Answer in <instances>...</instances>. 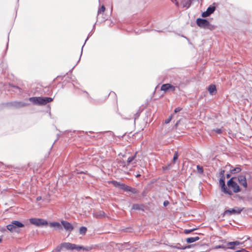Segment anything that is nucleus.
I'll use <instances>...</instances> for the list:
<instances>
[{"mask_svg":"<svg viewBox=\"0 0 252 252\" xmlns=\"http://www.w3.org/2000/svg\"><path fill=\"white\" fill-rule=\"evenodd\" d=\"M29 100L34 104L42 105L51 102L53 98L49 97H32L29 98Z\"/></svg>","mask_w":252,"mask_h":252,"instance_id":"f257e3e1","label":"nucleus"},{"mask_svg":"<svg viewBox=\"0 0 252 252\" xmlns=\"http://www.w3.org/2000/svg\"><path fill=\"white\" fill-rule=\"evenodd\" d=\"M62 246L63 247V249H65L66 250H84L88 251L90 250L88 248H84L82 246H79L77 245L72 244L68 242H64L62 243Z\"/></svg>","mask_w":252,"mask_h":252,"instance_id":"f03ea898","label":"nucleus"},{"mask_svg":"<svg viewBox=\"0 0 252 252\" xmlns=\"http://www.w3.org/2000/svg\"><path fill=\"white\" fill-rule=\"evenodd\" d=\"M236 179V177H232L227 182V183L228 187L231 188L234 193H237L241 191L240 187L236 182L234 181V180H237Z\"/></svg>","mask_w":252,"mask_h":252,"instance_id":"7ed1b4c3","label":"nucleus"},{"mask_svg":"<svg viewBox=\"0 0 252 252\" xmlns=\"http://www.w3.org/2000/svg\"><path fill=\"white\" fill-rule=\"evenodd\" d=\"M176 88H179V84L178 83L164 84L161 85V91L166 92L167 91L174 92Z\"/></svg>","mask_w":252,"mask_h":252,"instance_id":"20e7f679","label":"nucleus"},{"mask_svg":"<svg viewBox=\"0 0 252 252\" xmlns=\"http://www.w3.org/2000/svg\"><path fill=\"white\" fill-rule=\"evenodd\" d=\"M24 225L17 220H13L11 223L6 226L7 229L10 232H15L16 231V229L22 227Z\"/></svg>","mask_w":252,"mask_h":252,"instance_id":"39448f33","label":"nucleus"},{"mask_svg":"<svg viewBox=\"0 0 252 252\" xmlns=\"http://www.w3.org/2000/svg\"><path fill=\"white\" fill-rule=\"evenodd\" d=\"M29 220L31 223L37 226L47 225L48 224V222L46 220L42 219L31 218Z\"/></svg>","mask_w":252,"mask_h":252,"instance_id":"423d86ee","label":"nucleus"},{"mask_svg":"<svg viewBox=\"0 0 252 252\" xmlns=\"http://www.w3.org/2000/svg\"><path fill=\"white\" fill-rule=\"evenodd\" d=\"M196 24L198 27L203 29H209L210 24L208 20L202 18H198L196 20Z\"/></svg>","mask_w":252,"mask_h":252,"instance_id":"0eeeda50","label":"nucleus"},{"mask_svg":"<svg viewBox=\"0 0 252 252\" xmlns=\"http://www.w3.org/2000/svg\"><path fill=\"white\" fill-rule=\"evenodd\" d=\"M219 183L221 186L222 191L225 193L231 195L232 192L226 187L225 184V177L220 178L219 180Z\"/></svg>","mask_w":252,"mask_h":252,"instance_id":"6e6552de","label":"nucleus"},{"mask_svg":"<svg viewBox=\"0 0 252 252\" xmlns=\"http://www.w3.org/2000/svg\"><path fill=\"white\" fill-rule=\"evenodd\" d=\"M236 178V180L238 181L240 185L243 186L245 189H246L248 185L246 177L244 175H240Z\"/></svg>","mask_w":252,"mask_h":252,"instance_id":"1a4fd4ad","label":"nucleus"},{"mask_svg":"<svg viewBox=\"0 0 252 252\" xmlns=\"http://www.w3.org/2000/svg\"><path fill=\"white\" fill-rule=\"evenodd\" d=\"M242 209H239L238 208H233L232 209H228L225 210L223 213V215H230L232 214H240V213L242 212Z\"/></svg>","mask_w":252,"mask_h":252,"instance_id":"9d476101","label":"nucleus"},{"mask_svg":"<svg viewBox=\"0 0 252 252\" xmlns=\"http://www.w3.org/2000/svg\"><path fill=\"white\" fill-rule=\"evenodd\" d=\"M215 6H210L207 8L206 11H204L202 13V16L203 17H207L208 16H209L211 14H212L215 11Z\"/></svg>","mask_w":252,"mask_h":252,"instance_id":"9b49d317","label":"nucleus"},{"mask_svg":"<svg viewBox=\"0 0 252 252\" xmlns=\"http://www.w3.org/2000/svg\"><path fill=\"white\" fill-rule=\"evenodd\" d=\"M243 243L240 242L238 241H235L233 242H230L227 243V249L235 250V246H238L239 245L243 244Z\"/></svg>","mask_w":252,"mask_h":252,"instance_id":"f8f14e48","label":"nucleus"},{"mask_svg":"<svg viewBox=\"0 0 252 252\" xmlns=\"http://www.w3.org/2000/svg\"><path fill=\"white\" fill-rule=\"evenodd\" d=\"M61 223L66 231L71 232L73 229V226L70 223L64 220H62Z\"/></svg>","mask_w":252,"mask_h":252,"instance_id":"ddd939ff","label":"nucleus"},{"mask_svg":"<svg viewBox=\"0 0 252 252\" xmlns=\"http://www.w3.org/2000/svg\"><path fill=\"white\" fill-rule=\"evenodd\" d=\"M123 190L126 191H130L131 192L133 193H136V190L134 188H132L124 184L123 185H122V189Z\"/></svg>","mask_w":252,"mask_h":252,"instance_id":"4468645a","label":"nucleus"},{"mask_svg":"<svg viewBox=\"0 0 252 252\" xmlns=\"http://www.w3.org/2000/svg\"><path fill=\"white\" fill-rule=\"evenodd\" d=\"M136 154H137V153H135V154L133 156H132L128 158L127 161H126L127 165H129L130 164H133L136 163V161L135 160V158H136Z\"/></svg>","mask_w":252,"mask_h":252,"instance_id":"2eb2a0df","label":"nucleus"},{"mask_svg":"<svg viewBox=\"0 0 252 252\" xmlns=\"http://www.w3.org/2000/svg\"><path fill=\"white\" fill-rule=\"evenodd\" d=\"M49 226L51 227H57V228L61 229L62 228V225L58 222H52L49 223Z\"/></svg>","mask_w":252,"mask_h":252,"instance_id":"dca6fc26","label":"nucleus"},{"mask_svg":"<svg viewBox=\"0 0 252 252\" xmlns=\"http://www.w3.org/2000/svg\"><path fill=\"white\" fill-rule=\"evenodd\" d=\"M199 239L200 238L198 236L189 237L186 239V241L188 243H191L196 241H198V240H199Z\"/></svg>","mask_w":252,"mask_h":252,"instance_id":"f3484780","label":"nucleus"},{"mask_svg":"<svg viewBox=\"0 0 252 252\" xmlns=\"http://www.w3.org/2000/svg\"><path fill=\"white\" fill-rule=\"evenodd\" d=\"M208 91L211 94H213L216 92V86L214 85H211L208 87Z\"/></svg>","mask_w":252,"mask_h":252,"instance_id":"a211bd4d","label":"nucleus"},{"mask_svg":"<svg viewBox=\"0 0 252 252\" xmlns=\"http://www.w3.org/2000/svg\"><path fill=\"white\" fill-rule=\"evenodd\" d=\"M105 213L103 211H99L94 213V216L96 218H100L104 216Z\"/></svg>","mask_w":252,"mask_h":252,"instance_id":"6ab92c4d","label":"nucleus"},{"mask_svg":"<svg viewBox=\"0 0 252 252\" xmlns=\"http://www.w3.org/2000/svg\"><path fill=\"white\" fill-rule=\"evenodd\" d=\"M112 183L113 185H114V186H115V187L119 188L121 189H122V185H124L123 183H121L120 182L115 181H112Z\"/></svg>","mask_w":252,"mask_h":252,"instance_id":"aec40b11","label":"nucleus"},{"mask_svg":"<svg viewBox=\"0 0 252 252\" xmlns=\"http://www.w3.org/2000/svg\"><path fill=\"white\" fill-rule=\"evenodd\" d=\"M184 7L189 8L190 5V0H185L182 2Z\"/></svg>","mask_w":252,"mask_h":252,"instance_id":"412c9836","label":"nucleus"},{"mask_svg":"<svg viewBox=\"0 0 252 252\" xmlns=\"http://www.w3.org/2000/svg\"><path fill=\"white\" fill-rule=\"evenodd\" d=\"M241 171V168L239 167H236L230 170V173L231 174H235L239 173Z\"/></svg>","mask_w":252,"mask_h":252,"instance_id":"4be33fe9","label":"nucleus"},{"mask_svg":"<svg viewBox=\"0 0 252 252\" xmlns=\"http://www.w3.org/2000/svg\"><path fill=\"white\" fill-rule=\"evenodd\" d=\"M105 10V7L104 5H102L97 11V15L98 16L102 13L104 12Z\"/></svg>","mask_w":252,"mask_h":252,"instance_id":"5701e85b","label":"nucleus"},{"mask_svg":"<svg viewBox=\"0 0 252 252\" xmlns=\"http://www.w3.org/2000/svg\"><path fill=\"white\" fill-rule=\"evenodd\" d=\"M119 165L120 166H122L123 167L127 168L128 165H127V162L124 161V160H121L119 162Z\"/></svg>","mask_w":252,"mask_h":252,"instance_id":"b1692460","label":"nucleus"},{"mask_svg":"<svg viewBox=\"0 0 252 252\" xmlns=\"http://www.w3.org/2000/svg\"><path fill=\"white\" fill-rule=\"evenodd\" d=\"M87 231V228L82 226L79 229V233L80 234H85Z\"/></svg>","mask_w":252,"mask_h":252,"instance_id":"393cba45","label":"nucleus"},{"mask_svg":"<svg viewBox=\"0 0 252 252\" xmlns=\"http://www.w3.org/2000/svg\"><path fill=\"white\" fill-rule=\"evenodd\" d=\"M142 205L138 204H133L132 206V209L134 210H140L141 209Z\"/></svg>","mask_w":252,"mask_h":252,"instance_id":"a878e982","label":"nucleus"},{"mask_svg":"<svg viewBox=\"0 0 252 252\" xmlns=\"http://www.w3.org/2000/svg\"><path fill=\"white\" fill-rule=\"evenodd\" d=\"M63 250V247L62 246V243H61L60 245H59V246H58L56 249H55V251L57 252H60L62 250Z\"/></svg>","mask_w":252,"mask_h":252,"instance_id":"bb28decb","label":"nucleus"},{"mask_svg":"<svg viewBox=\"0 0 252 252\" xmlns=\"http://www.w3.org/2000/svg\"><path fill=\"white\" fill-rule=\"evenodd\" d=\"M197 170L198 173L201 174L203 172V168L200 165H197Z\"/></svg>","mask_w":252,"mask_h":252,"instance_id":"cd10ccee","label":"nucleus"},{"mask_svg":"<svg viewBox=\"0 0 252 252\" xmlns=\"http://www.w3.org/2000/svg\"><path fill=\"white\" fill-rule=\"evenodd\" d=\"M178 158V152H176L174 155L173 158V162L174 163L176 162V160Z\"/></svg>","mask_w":252,"mask_h":252,"instance_id":"c85d7f7f","label":"nucleus"},{"mask_svg":"<svg viewBox=\"0 0 252 252\" xmlns=\"http://www.w3.org/2000/svg\"><path fill=\"white\" fill-rule=\"evenodd\" d=\"M174 247L177 248V249H183V250H185V249H188V248H189L190 247V245H189L188 246H186V247H178V246H174Z\"/></svg>","mask_w":252,"mask_h":252,"instance_id":"c756f323","label":"nucleus"},{"mask_svg":"<svg viewBox=\"0 0 252 252\" xmlns=\"http://www.w3.org/2000/svg\"><path fill=\"white\" fill-rule=\"evenodd\" d=\"M194 230V229H185L184 230V232L186 234H188L191 233V232H192Z\"/></svg>","mask_w":252,"mask_h":252,"instance_id":"7c9ffc66","label":"nucleus"},{"mask_svg":"<svg viewBox=\"0 0 252 252\" xmlns=\"http://www.w3.org/2000/svg\"><path fill=\"white\" fill-rule=\"evenodd\" d=\"M224 173H225V171L224 170H221L220 171V178L225 177H224Z\"/></svg>","mask_w":252,"mask_h":252,"instance_id":"2f4dec72","label":"nucleus"},{"mask_svg":"<svg viewBox=\"0 0 252 252\" xmlns=\"http://www.w3.org/2000/svg\"><path fill=\"white\" fill-rule=\"evenodd\" d=\"M213 131H215L216 132H217L218 134H220L222 132V130L220 128L214 129H213Z\"/></svg>","mask_w":252,"mask_h":252,"instance_id":"473e14b6","label":"nucleus"},{"mask_svg":"<svg viewBox=\"0 0 252 252\" xmlns=\"http://www.w3.org/2000/svg\"><path fill=\"white\" fill-rule=\"evenodd\" d=\"M171 119H172V117L170 116L167 119L165 120V123L168 124L171 121Z\"/></svg>","mask_w":252,"mask_h":252,"instance_id":"72a5a7b5","label":"nucleus"},{"mask_svg":"<svg viewBox=\"0 0 252 252\" xmlns=\"http://www.w3.org/2000/svg\"><path fill=\"white\" fill-rule=\"evenodd\" d=\"M181 110H182V108L180 107L176 108L174 110V112L178 113V112H180Z\"/></svg>","mask_w":252,"mask_h":252,"instance_id":"f704fd0d","label":"nucleus"},{"mask_svg":"<svg viewBox=\"0 0 252 252\" xmlns=\"http://www.w3.org/2000/svg\"><path fill=\"white\" fill-rule=\"evenodd\" d=\"M216 248H222V249H227V247H225L223 245H219V246H216Z\"/></svg>","mask_w":252,"mask_h":252,"instance_id":"c9c22d12","label":"nucleus"},{"mask_svg":"<svg viewBox=\"0 0 252 252\" xmlns=\"http://www.w3.org/2000/svg\"><path fill=\"white\" fill-rule=\"evenodd\" d=\"M169 204V202L168 201H165L163 202L164 206L166 207Z\"/></svg>","mask_w":252,"mask_h":252,"instance_id":"e433bc0d","label":"nucleus"},{"mask_svg":"<svg viewBox=\"0 0 252 252\" xmlns=\"http://www.w3.org/2000/svg\"><path fill=\"white\" fill-rule=\"evenodd\" d=\"M42 198L41 196H38L37 198H36V200L37 201H39L40 200H41Z\"/></svg>","mask_w":252,"mask_h":252,"instance_id":"4c0bfd02","label":"nucleus"},{"mask_svg":"<svg viewBox=\"0 0 252 252\" xmlns=\"http://www.w3.org/2000/svg\"><path fill=\"white\" fill-rule=\"evenodd\" d=\"M19 106H24L25 105L24 103H19Z\"/></svg>","mask_w":252,"mask_h":252,"instance_id":"58836bf2","label":"nucleus"},{"mask_svg":"<svg viewBox=\"0 0 252 252\" xmlns=\"http://www.w3.org/2000/svg\"><path fill=\"white\" fill-rule=\"evenodd\" d=\"M226 176L227 178H229L230 177V174H226Z\"/></svg>","mask_w":252,"mask_h":252,"instance_id":"ea45409f","label":"nucleus"},{"mask_svg":"<svg viewBox=\"0 0 252 252\" xmlns=\"http://www.w3.org/2000/svg\"><path fill=\"white\" fill-rule=\"evenodd\" d=\"M245 250L244 249H242V250H238L235 252H242V251H244Z\"/></svg>","mask_w":252,"mask_h":252,"instance_id":"a19ab883","label":"nucleus"},{"mask_svg":"<svg viewBox=\"0 0 252 252\" xmlns=\"http://www.w3.org/2000/svg\"><path fill=\"white\" fill-rule=\"evenodd\" d=\"M135 176H136V177H140L141 176V175L140 174H137Z\"/></svg>","mask_w":252,"mask_h":252,"instance_id":"79ce46f5","label":"nucleus"},{"mask_svg":"<svg viewBox=\"0 0 252 252\" xmlns=\"http://www.w3.org/2000/svg\"><path fill=\"white\" fill-rule=\"evenodd\" d=\"M1 241H2V238H0V243H1Z\"/></svg>","mask_w":252,"mask_h":252,"instance_id":"37998d69","label":"nucleus"},{"mask_svg":"<svg viewBox=\"0 0 252 252\" xmlns=\"http://www.w3.org/2000/svg\"><path fill=\"white\" fill-rule=\"evenodd\" d=\"M109 133H110V135H113V133L111 132H109Z\"/></svg>","mask_w":252,"mask_h":252,"instance_id":"c03bdc74","label":"nucleus"},{"mask_svg":"<svg viewBox=\"0 0 252 252\" xmlns=\"http://www.w3.org/2000/svg\"><path fill=\"white\" fill-rule=\"evenodd\" d=\"M88 38H89V37H88L87 38V39H86V40L85 42H86V41L88 39ZM85 43H86V42H85Z\"/></svg>","mask_w":252,"mask_h":252,"instance_id":"a18cd8bd","label":"nucleus"},{"mask_svg":"<svg viewBox=\"0 0 252 252\" xmlns=\"http://www.w3.org/2000/svg\"><path fill=\"white\" fill-rule=\"evenodd\" d=\"M176 4L177 5H178V2H176Z\"/></svg>","mask_w":252,"mask_h":252,"instance_id":"49530a36","label":"nucleus"},{"mask_svg":"<svg viewBox=\"0 0 252 252\" xmlns=\"http://www.w3.org/2000/svg\"><path fill=\"white\" fill-rule=\"evenodd\" d=\"M250 237H248L247 238V239H248V240H249V239H250Z\"/></svg>","mask_w":252,"mask_h":252,"instance_id":"de8ad7c7","label":"nucleus"},{"mask_svg":"<svg viewBox=\"0 0 252 252\" xmlns=\"http://www.w3.org/2000/svg\"><path fill=\"white\" fill-rule=\"evenodd\" d=\"M84 46V45L82 47V51L83 50V48Z\"/></svg>","mask_w":252,"mask_h":252,"instance_id":"09e8293b","label":"nucleus"},{"mask_svg":"<svg viewBox=\"0 0 252 252\" xmlns=\"http://www.w3.org/2000/svg\"><path fill=\"white\" fill-rule=\"evenodd\" d=\"M16 88H17L18 89H20L18 87H16Z\"/></svg>","mask_w":252,"mask_h":252,"instance_id":"8fccbe9b","label":"nucleus"}]
</instances>
